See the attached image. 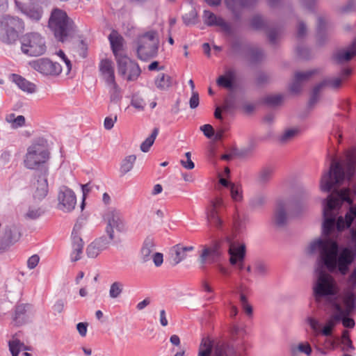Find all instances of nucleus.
I'll return each instance as SVG.
<instances>
[{
	"label": "nucleus",
	"instance_id": "f257e3e1",
	"mask_svg": "<svg viewBox=\"0 0 356 356\" xmlns=\"http://www.w3.org/2000/svg\"><path fill=\"white\" fill-rule=\"evenodd\" d=\"M353 193L356 195V185ZM349 195V188L334 190L323 200V238L312 241L309 246L310 253L319 254L313 287L316 301L337 293L334 279L323 268L344 276L356 257V204L353 205Z\"/></svg>",
	"mask_w": 356,
	"mask_h": 356
},
{
	"label": "nucleus",
	"instance_id": "f03ea898",
	"mask_svg": "<svg viewBox=\"0 0 356 356\" xmlns=\"http://www.w3.org/2000/svg\"><path fill=\"white\" fill-rule=\"evenodd\" d=\"M356 172V148L347 152L343 163L332 162L330 170L325 173L321 180V189L330 192L332 188L339 184L346 177L350 179Z\"/></svg>",
	"mask_w": 356,
	"mask_h": 356
},
{
	"label": "nucleus",
	"instance_id": "7ed1b4c3",
	"mask_svg": "<svg viewBox=\"0 0 356 356\" xmlns=\"http://www.w3.org/2000/svg\"><path fill=\"white\" fill-rule=\"evenodd\" d=\"M48 28L55 38L62 42L72 38L76 31L74 21L65 11L58 8H54L51 12Z\"/></svg>",
	"mask_w": 356,
	"mask_h": 356
},
{
	"label": "nucleus",
	"instance_id": "20e7f679",
	"mask_svg": "<svg viewBox=\"0 0 356 356\" xmlns=\"http://www.w3.org/2000/svg\"><path fill=\"white\" fill-rule=\"evenodd\" d=\"M213 350V356H235L234 347L229 342L221 338L211 339L204 337L200 345L198 356H210Z\"/></svg>",
	"mask_w": 356,
	"mask_h": 356
},
{
	"label": "nucleus",
	"instance_id": "39448f33",
	"mask_svg": "<svg viewBox=\"0 0 356 356\" xmlns=\"http://www.w3.org/2000/svg\"><path fill=\"white\" fill-rule=\"evenodd\" d=\"M23 28V22L17 17L6 16L0 23V40L10 44L15 42Z\"/></svg>",
	"mask_w": 356,
	"mask_h": 356
},
{
	"label": "nucleus",
	"instance_id": "423d86ee",
	"mask_svg": "<svg viewBox=\"0 0 356 356\" xmlns=\"http://www.w3.org/2000/svg\"><path fill=\"white\" fill-rule=\"evenodd\" d=\"M159 38L154 31H147L138 39L137 54L140 60H146L157 54Z\"/></svg>",
	"mask_w": 356,
	"mask_h": 356
},
{
	"label": "nucleus",
	"instance_id": "0eeeda50",
	"mask_svg": "<svg viewBox=\"0 0 356 356\" xmlns=\"http://www.w3.org/2000/svg\"><path fill=\"white\" fill-rule=\"evenodd\" d=\"M22 51L30 56H39L45 53L47 47L44 38L38 33H26L21 40Z\"/></svg>",
	"mask_w": 356,
	"mask_h": 356
},
{
	"label": "nucleus",
	"instance_id": "6e6552de",
	"mask_svg": "<svg viewBox=\"0 0 356 356\" xmlns=\"http://www.w3.org/2000/svg\"><path fill=\"white\" fill-rule=\"evenodd\" d=\"M49 158V152L43 140L33 143L27 150L24 164L27 168L34 169L44 163Z\"/></svg>",
	"mask_w": 356,
	"mask_h": 356
},
{
	"label": "nucleus",
	"instance_id": "1a4fd4ad",
	"mask_svg": "<svg viewBox=\"0 0 356 356\" xmlns=\"http://www.w3.org/2000/svg\"><path fill=\"white\" fill-rule=\"evenodd\" d=\"M106 222L105 232L111 239L115 238V232H123L126 230V224L120 210L111 208L104 216Z\"/></svg>",
	"mask_w": 356,
	"mask_h": 356
},
{
	"label": "nucleus",
	"instance_id": "9d476101",
	"mask_svg": "<svg viewBox=\"0 0 356 356\" xmlns=\"http://www.w3.org/2000/svg\"><path fill=\"white\" fill-rule=\"evenodd\" d=\"M30 66L45 76H57L63 71L61 65L47 58H41L29 63Z\"/></svg>",
	"mask_w": 356,
	"mask_h": 356
},
{
	"label": "nucleus",
	"instance_id": "9b49d317",
	"mask_svg": "<svg viewBox=\"0 0 356 356\" xmlns=\"http://www.w3.org/2000/svg\"><path fill=\"white\" fill-rule=\"evenodd\" d=\"M221 254L222 250L220 243L218 242L202 245L199 257V261L202 266L201 268H204L206 264H212L218 262L220 259Z\"/></svg>",
	"mask_w": 356,
	"mask_h": 356
},
{
	"label": "nucleus",
	"instance_id": "f8f14e48",
	"mask_svg": "<svg viewBox=\"0 0 356 356\" xmlns=\"http://www.w3.org/2000/svg\"><path fill=\"white\" fill-rule=\"evenodd\" d=\"M58 209L63 212L72 211L76 204V197L72 190L62 186L58 194Z\"/></svg>",
	"mask_w": 356,
	"mask_h": 356
},
{
	"label": "nucleus",
	"instance_id": "ddd939ff",
	"mask_svg": "<svg viewBox=\"0 0 356 356\" xmlns=\"http://www.w3.org/2000/svg\"><path fill=\"white\" fill-rule=\"evenodd\" d=\"M228 251L230 264L242 270L244 268L245 245L243 243L229 242Z\"/></svg>",
	"mask_w": 356,
	"mask_h": 356
},
{
	"label": "nucleus",
	"instance_id": "4468645a",
	"mask_svg": "<svg viewBox=\"0 0 356 356\" xmlns=\"http://www.w3.org/2000/svg\"><path fill=\"white\" fill-rule=\"evenodd\" d=\"M222 200L216 197L211 202V206L207 211V220L210 226L220 228L222 222L219 216V209L222 206Z\"/></svg>",
	"mask_w": 356,
	"mask_h": 356
},
{
	"label": "nucleus",
	"instance_id": "2eb2a0df",
	"mask_svg": "<svg viewBox=\"0 0 356 356\" xmlns=\"http://www.w3.org/2000/svg\"><path fill=\"white\" fill-rule=\"evenodd\" d=\"M342 82V78L335 77L325 79L318 84H317L313 89L312 94L309 99V104H314L318 99V95L320 91L325 86L330 87L332 88H338L340 87Z\"/></svg>",
	"mask_w": 356,
	"mask_h": 356
},
{
	"label": "nucleus",
	"instance_id": "dca6fc26",
	"mask_svg": "<svg viewBox=\"0 0 356 356\" xmlns=\"http://www.w3.org/2000/svg\"><path fill=\"white\" fill-rule=\"evenodd\" d=\"M33 197L36 200H41L47 196L48 183L46 171L38 176L37 180L33 183Z\"/></svg>",
	"mask_w": 356,
	"mask_h": 356
},
{
	"label": "nucleus",
	"instance_id": "f3484780",
	"mask_svg": "<svg viewBox=\"0 0 356 356\" xmlns=\"http://www.w3.org/2000/svg\"><path fill=\"white\" fill-rule=\"evenodd\" d=\"M316 72L317 70H316L296 72L295 74L294 79L289 86L290 91L294 94L300 92L302 90L303 83Z\"/></svg>",
	"mask_w": 356,
	"mask_h": 356
},
{
	"label": "nucleus",
	"instance_id": "a211bd4d",
	"mask_svg": "<svg viewBox=\"0 0 356 356\" xmlns=\"http://www.w3.org/2000/svg\"><path fill=\"white\" fill-rule=\"evenodd\" d=\"M290 210V202L288 201H278L275 211V222L277 225L284 226L288 221L287 211Z\"/></svg>",
	"mask_w": 356,
	"mask_h": 356
},
{
	"label": "nucleus",
	"instance_id": "6ab92c4d",
	"mask_svg": "<svg viewBox=\"0 0 356 356\" xmlns=\"http://www.w3.org/2000/svg\"><path fill=\"white\" fill-rule=\"evenodd\" d=\"M17 8L28 18L33 21H39L42 15V10L38 6L29 3L24 4L16 1Z\"/></svg>",
	"mask_w": 356,
	"mask_h": 356
},
{
	"label": "nucleus",
	"instance_id": "aec40b11",
	"mask_svg": "<svg viewBox=\"0 0 356 356\" xmlns=\"http://www.w3.org/2000/svg\"><path fill=\"white\" fill-rule=\"evenodd\" d=\"M203 21L209 26H220L226 32L230 31V26L222 17L216 15L209 10H205L202 15Z\"/></svg>",
	"mask_w": 356,
	"mask_h": 356
},
{
	"label": "nucleus",
	"instance_id": "412c9836",
	"mask_svg": "<svg viewBox=\"0 0 356 356\" xmlns=\"http://www.w3.org/2000/svg\"><path fill=\"white\" fill-rule=\"evenodd\" d=\"M312 342L316 351L320 355H326L329 351L334 350L335 347L334 341L330 337H325L323 339L316 338Z\"/></svg>",
	"mask_w": 356,
	"mask_h": 356
},
{
	"label": "nucleus",
	"instance_id": "4be33fe9",
	"mask_svg": "<svg viewBox=\"0 0 356 356\" xmlns=\"http://www.w3.org/2000/svg\"><path fill=\"white\" fill-rule=\"evenodd\" d=\"M99 71L106 84L115 81L114 68L111 60H102L99 63Z\"/></svg>",
	"mask_w": 356,
	"mask_h": 356
},
{
	"label": "nucleus",
	"instance_id": "5701e85b",
	"mask_svg": "<svg viewBox=\"0 0 356 356\" xmlns=\"http://www.w3.org/2000/svg\"><path fill=\"white\" fill-rule=\"evenodd\" d=\"M29 305L19 304L15 307V314L13 321L16 325H21L28 321V310L30 308Z\"/></svg>",
	"mask_w": 356,
	"mask_h": 356
},
{
	"label": "nucleus",
	"instance_id": "b1692460",
	"mask_svg": "<svg viewBox=\"0 0 356 356\" xmlns=\"http://www.w3.org/2000/svg\"><path fill=\"white\" fill-rule=\"evenodd\" d=\"M155 252V245L152 238L147 237L144 241L140 251V259L143 262H147L152 259V256Z\"/></svg>",
	"mask_w": 356,
	"mask_h": 356
},
{
	"label": "nucleus",
	"instance_id": "393cba45",
	"mask_svg": "<svg viewBox=\"0 0 356 356\" xmlns=\"http://www.w3.org/2000/svg\"><path fill=\"white\" fill-rule=\"evenodd\" d=\"M72 252L70 255V259L72 261H76L81 259L83 243L82 238L74 232V230H73L72 233Z\"/></svg>",
	"mask_w": 356,
	"mask_h": 356
},
{
	"label": "nucleus",
	"instance_id": "a878e982",
	"mask_svg": "<svg viewBox=\"0 0 356 356\" xmlns=\"http://www.w3.org/2000/svg\"><path fill=\"white\" fill-rule=\"evenodd\" d=\"M341 299L345 306L343 309L350 314L356 307V294L348 289L342 293Z\"/></svg>",
	"mask_w": 356,
	"mask_h": 356
},
{
	"label": "nucleus",
	"instance_id": "bb28decb",
	"mask_svg": "<svg viewBox=\"0 0 356 356\" xmlns=\"http://www.w3.org/2000/svg\"><path fill=\"white\" fill-rule=\"evenodd\" d=\"M356 54V42L351 44L348 48L338 51L334 54V59L339 63L350 60Z\"/></svg>",
	"mask_w": 356,
	"mask_h": 356
},
{
	"label": "nucleus",
	"instance_id": "cd10ccee",
	"mask_svg": "<svg viewBox=\"0 0 356 356\" xmlns=\"http://www.w3.org/2000/svg\"><path fill=\"white\" fill-rule=\"evenodd\" d=\"M11 81L15 83L19 88L28 93H33L35 91V85L20 75L13 74L10 76Z\"/></svg>",
	"mask_w": 356,
	"mask_h": 356
},
{
	"label": "nucleus",
	"instance_id": "c85d7f7f",
	"mask_svg": "<svg viewBox=\"0 0 356 356\" xmlns=\"http://www.w3.org/2000/svg\"><path fill=\"white\" fill-rule=\"evenodd\" d=\"M111 47L115 57L122 55L123 38L116 31H112L108 36Z\"/></svg>",
	"mask_w": 356,
	"mask_h": 356
},
{
	"label": "nucleus",
	"instance_id": "c756f323",
	"mask_svg": "<svg viewBox=\"0 0 356 356\" xmlns=\"http://www.w3.org/2000/svg\"><path fill=\"white\" fill-rule=\"evenodd\" d=\"M156 88L161 90H167L172 85V78L164 73L157 75L154 81Z\"/></svg>",
	"mask_w": 356,
	"mask_h": 356
},
{
	"label": "nucleus",
	"instance_id": "7c9ffc66",
	"mask_svg": "<svg viewBox=\"0 0 356 356\" xmlns=\"http://www.w3.org/2000/svg\"><path fill=\"white\" fill-rule=\"evenodd\" d=\"M115 59L119 74L122 76H125L127 73V69L130 67V63H133V60L124 54L116 57Z\"/></svg>",
	"mask_w": 356,
	"mask_h": 356
},
{
	"label": "nucleus",
	"instance_id": "2f4dec72",
	"mask_svg": "<svg viewBox=\"0 0 356 356\" xmlns=\"http://www.w3.org/2000/svg\"><path fill=\"white\" fill-rule=\"evenodd\" d=\"M136 160V156L134 154L129 155L125 156L120 164V171L122 175H126L130 172L135 164Z\"/></svg>",
	"mask_w": 356,
	"mask_h": 356
},
{
	"label": "nucleus",
	"instance_id": "473e14b6",
	"mask_svg": "<svg viewBox=\"0 0 356 356\" xmlns=\"http://www.w3.org/2000/svg\"><path fill=\"white\" fill-rule=\"evenodd\" d=\"M3 234L6 238H8L13 245L18 241L21 237L19 228L15 225L7 226L4 229Z\"/></svg>",
	"mask_w": 356,
	"mask_h": 356
},
{
	"label": "nucleus",
	"instance_id": "72a5a7b5",
	"mask_svg": "<svg viewBox=\"0 0 356 356\" xmlns=\"http://www.w3.org/2000/svg\"><path fill=\"white\" fill-rule=\"evenodd\" d=\"M333 307L335 312L330 316L328 320L332 321L334 325H337L339 322L342 321L344 316H349L350 314L344 310L341 305L337 302H334Z\"/></svg>",
	"mask_w": 356,
	"mask_h": 356
},
{
	"label": "nucleus",
	"instance_id": "f704fd0d",
	"mask_svg": "<svg viewBox=\"0 0 356 356\" xmlns=\"http://www.w3.org/2000/svg\"><path fill=\"white\" fill-rule=\"evenodd\" d=\"M300 132L297 127L286 129L279 137V140L282 143H286L295 138Z\"/></svg>",
	"mask_w": 356,
	"mask_h": 356
},
{
	"label": "nucleus",
	"instance_id": "c9c22d12",
	"mask_svg": "<svg viewBox=\"0 0 356 356\" xmlns=\"http://www.w3.org/2000/svg\"><path fill=\"white\" fill-rule=\"evenodd\" d=\"M159 129L154 128L151 135L147 137L140 145V150L143 152H149L150 147L154 144L156 136L159 134Z\"/></svg>",
	"mask_w": 356,
	"mask_h": 356
},
{
	"label": "nucleus",
	"instance_id": "e433bc0d",
	"mask_svg": "<svg viewBox=\"0 0 356 356\" xmlns=\"http://www.w3.org/2000/svg\"><path fill=\"white\" fill-rule=\"evenodd\" d=\"M123 289L124 284L122 282L118 281L113 282L110 286L108 291L109 297L112 299L119 298L122 293Z\"/></svg>",
	"mask_w": 356,
	"mask_h": 356
},
{
	"label": "nucleus",
	"instance_id": "4c0bfd02",
	"mask_svg": "<svg viewBox=\"0 0 356 356\" xmlns=\"http://www.w3.org/2000/svg\"><path fill=\"white\" fill-rule=\"evenodd\" d=\"M274 170L273 167L266 166L261 169L257 175V179L259 183H266L268 181L273 174Z\"/></svg>",
	"mask_w": 356,
	"mask_h": 356
},
{
	"label": "nucleus",
	"instance_id": "58836bf2",
	"mask_svg": "<svg viewBox=\"0 0 356 356\" xmlns=\"http://www.w3.org/2000/svg\"><path fill=\"white\" fill-rule=\"evenodd\" d=\"M8 346L12 356H18L19 352L24 348V345L18 339L13 337L8 341Z\"/></svg>",
	"mask_w": 356,
	"mask_h": 356
},
{
	"label": "nucleus",
	"instance_id": "ea45409f",
	"mask_svg": "<svg viewBox=\"0 0 356 356\" xmlns=\"http://www.w3.org/2000/svg\"><path fill=\"white\" fill-rule=\"evenodd\" d=\"M292 354L296 355L298 352L305 354L307 356H310L312 353V349L308 342H302L298 343L296 346L291 348Z\"/></svg>",
	"mask_w": 356,
	"mask_h": 356
},
{
	"label": "nucleus",
	"instance_id": "a19ab883",
	"mask_svg": "<svg viewBox=\"0 0 356 356\" xmlns=\"http://www.w3.org/2000/svg\"><path fill=\"white\" fill-rule=\"evenodd\" d=\"M173 252L175 253V255L173 256L175 264H178L187 257V254L184 251V246L182 245L179 244L174 246Z\"/></svg>",
	"mask_w": 356,
	"mask_h": 356
},
{
	"label": "nucleus",
	"instance_id": "79ce46f5",
	"mask_svg": "<svg viewBox=\"0 0 356 356\" xmlns=\"http://www.w3.org/2000/svg\"><path fill=\"white\" fill-rule=\"evenodd\" d=\"M6 120L11 124L13 129L22 127L25 123V118L23 115L15 117V114H10L7 116Z\"/></svg>",
	"mask_w": 356,
	"mask_h": 356
},
{
	"label": "nucleus",
	"instance_id": "37998d69",
	"mask_svg": "<svg viewBox=\"0 0 356 356\" xmlns=\"http://www.w3.org/2000/svg\"><path fill=\"white\" fill-rule=\"evenodd\" d=\"M254 274L257 277H264L268 273L267 265L261 261H257L253 264Z\"/></svg>",
	"mask_w": 356,
	"mask_h": 356
},
{
	"label": "nucleus",
	"instance_id": "c03bdc74",
	"mask_svg": "<svg viewBox=\"0 0 356 356\" xmlns=\"http://www.w3.org/2000/svg\"><path fill=\"white\" fill-rule=\"evenodd\" d=\"M109 86L110 99L112 102H118L121 99L120 90L116 82L108 83Z\"/></svg>",
	"mask_w": 356,
	"mask_h": 356
},
{
	"label": "nucleus",
	"instance_id": "a18cd8bd",
	"mask_svg": "<svg viewBox=\"0 0 356 356\" xmlns=\"http://www.w3.org/2000/svg\"><path fill=\"white\" fill-rule=\"evenodd\" d=\"M184 23L187 26L195 24L197 19V13L195 9H192L182 17Z\"/></svg>",
	"mask_w": 356,
	"mask_h": 356
},
{
	"label": "nucleus",
	"instance_id": "49530a36",
	"mask_svg": "<svg viewBox=\"0 0 356 356\" xmlns=\"http://www.w3.org/2000/svg\"><path fill=\"white\" fill-rule=\"evenodd\" d=\"M131 105L136 109L141 111L144 110L146 103L143 98L138 95L135 94L131 97Z\"/></svg>",
	"mask_w": 356,
	"mask_h": 356
},
{
	"label": "nucleus",
	"instance_id": "de8ad7c7",
	"mask_svg": "<svg viewBox=\"0 0 356 356\" xmlns=\"http://www.w3.org/2000/svg\"><path fill=\"white\" fill-rule=\"evenodd\" d=\"M114 239H111L110 238V236H108L107 237L105 236H101V237L95 239L94 241L95 242V243L98 245L99 248L102 252L108 248L111 242Z\"/></svg>",
	"mask_w": 356,
	"mask_h": 356
},
{
	"label": "nucleus",
	"instance_id": "09e8293b",
	"mask_svg": "<svg viewBox=\"0 0 356 356\" xmlns=\"http://www.w3.org/2000/svg\"><path fill=\"white\" fill-rule=\"evenodd\" d=\"M335 326L336 325L332 321H329L327 319L323 327L320 329L319 335L321 334L324 337H331Z\"/></svg>",
	"mask_w": 356,
	"mask_h": 356
},
{
	"label": "nucleus",
	"instance_id": "8fccbe9b",
	"mask_svg": "<svg viewBox=\"0 0 356 356\" xmlns=\"http://www.w3.org/2000/svg\"><path fill=\"white\" fill-rule=\"evenodd\" d=\"M131 66H130V72H129V75L127 76V80L128 81H134L136 79H137V78L139 76V75L140 74V72H141V70L138 66V65L133 61V63H131Z\"/></svg>",
	"mask_w": 356,
	"mask_h": 356
},
{
	"label": "nucleus",
	"instance_id": "3c124183",
	"mask_svg": "<svg viewBox=\"0 0 356 356\" xmlns=\"http://www.w3.org/2000/svg\"><path fill=\"white\" fill-rule=\"evenodd\" d=\"M306 322L309 324L311 329L314 331V336L316 337H318L319 331L321 329V323L319 321L312 316H308L306 319Z\"/></svg>",
	"mask_w": 356,
	"mask_h": 356
},
{
	"label": "nucleus",
	"instance_id": "603ef678",
	"mask_svg": "<svg viewBox=\"0 0 356 356\" xmlns=\"http://www.w3.org/2000/svg\"><path fill=\"white\" fill-rule=\"evenodd\" d=\"M100 252H102V251L95 241L92 242L86 249L87 255L90 258L97 257Z\"/></svg>",
	"mask_w": 356,
	"mask_h": 356
},
{
	"label": "nucleus",
	"instance_id": "864d4df0",
	"mask_svg": "<svg viewBox=\"0 0 356 356\" xmlns=\"http://www.w3.org/2000/svg\"><path fill=\"white\" fill-rule=\"evenodd\" d=\"M230 192L232 198L234 201H241L242 200V191L240 186L231 184Z\"/></svg>",
	"mask_w": 356,
	"mask_h": 356
},
{
	"label": "nucleus",
	"instance_id": "5fc2aeb1",
	"mask_svg": "<svg viewBox=\"0 0 356 356\" xmlns=\"http://www.w3.org/2000/svg\"><path fill=\"white\" fill-rule=\"evenodd\" d=\"M240 302L241 304V307H242L243 309L244 310L245 313L248 316H252V307L248 303V299L243 293H241V295H240Z\"/></svg>",
	"mask_w": 356,
	"mask_h": 356
},
{
	"label": "nucleus",
	"instance_id": "6e6d98bb",
	"mask_svg": "<svg viewBox=\"0 0 356 356\" xmlns=\"http://www.w3.org/2000/svg\"><path fill=\"white\" fill-rule=\"evenodd\" d=\"M216 83L218 86L223 87L227 89L232 88L234 86V82L223 75H221L218 78Z\"/></svg>",
	"mask_w": 356,
	"mask_h": 356
},
{
	"label": "nucleus",
	"instance_id": "4d7b16f0",
	"mask_svg": "<svg viewBox=\"0 0 356 356\" xmlns=\"http://www.w3.org/2000/svg\"><path fill=\"white\" fill-rule=\"evenodd\" d=\"M283 98L281 94L269 95L266 98V102L270 105L276 106L282 103Z\"/></svg>",
	"mask_w": 356,
	"mask_h": 356
},
{
	"label": "nucleus",
	"instance_id": "13d9d810",
	"mask_svg": "<svg viewBox=\"0 0 356 356\" xmlns=\"http://www.w3.org/2000/svg\"><path fill=\"white\" fill-rule=\"evenodd\" d=\"M342 345L343 351H351L355 349L350 337L345 333L342 336Z\"/></svg>",
	"mask_w": 356,
	"mask_h": 356
},
{
	"label": "nucleus",
	"instance_id": "bf43d9fd",
	"mask_svg": "<svg viewBox=\"0 0 356 356\" xmlns=\"http://www.w3.org/2000/svg\"><path fill=\"white\" fill-rule=\"evenodd\" d=\"M42 213V210L38 207H29L26 216L30 219H36Z\"/></svg>",
	"mask_w": 356,
	"mask_h": 356
},
{
	"label": "nucleus",
	"instance_id": "052dcab7",
	"mask_svg": "<svg viewBox=\"0 0 356 356\" xmlns=\"http://www.w3.org/2000/svg\"><path fill=\"white\" fill-rule=\"evenodd\" d=\"M13 244L9 241L8 238H6L3 234L0 236V252L6 251Z\"/></svg>",
	"mask_w": 356,
	"mask_h": 356
},
{
	"label": "nucleus",
	"instance_id": "680f3d73",
	"mask_svg": "<svg viewBox=\"0 0 356 356\" xmlns=\"http://www.w3.org/2000/svg\"><path fill=\"white\" fill-rule=\"evenodd\" d=\"M264 24V21L260 16H255L252 19L251 26L254 29H261Z\"/></svg>",
	"mask_w": 356,
	"mask_h": 356
},
{
	"label": "nucleus",
	"instance_id": "e2e57ef3",
	"mask_svg": "<svg viewBox=\"0 0 356 356\" xmlns=\"http://www.w3.org/2000/svg\"><path fill=\"white\" fill-rule=\"evenodd\" d=\"M200 130L208 138H211L214 136V129L211 124H204L200 127Z\"/></svg>",
	"mask_w": 356,
	"mask_h": 356
},
{
	"label": "nucleus",
	"instance_id": "0e129e2a",
	"mask_svg": "<svg viewBox=\"0 0 356 356\" xmlns=\"http://www.w3.org/2000/svg\"><path fill=\"white\" fill-rule=\"evenodd\" d=\"M200 99H199V95L197 92L193 91L192 92L191 97L189 100V105L191 108L194 109L197 108L199 105Z\"/></svg>",
	"mask_w": 356,
	"mask_h": 356
},
{
	"label": "nucleus",
	"instance_id": "69168bd1",
	"mask_svg": "<svg viewBox=\"0 0 356 356\" xmlns=\"http://www.w3.org/2000/svg\"><path fill=\"white\" fill-rule=\"evenodd\" d=\"M117 121V116L115 115L113 118L112 117H106L104 120V128L107 130L111 129L115 122Z\"/></svg>",
	"mask_w": 356,
	"mask_h": 356
},
{
	"label": "nucleus",
	"instance_id": "338daca9",
	"mask_svg": "<svg viewBox=\"0 0 356 356\" xmlns=\"http://www.w3.org/2000/svg\"><path fill=\"white\" fill-rule=\"evenodd\" d=\"M40 258L37 254H34L29 258L27 266L29 269H33L36 267L39 262Z\"/></svg>",
	"mask_w": 356,
	"mask_h": 356
},
{
	"label": "nucleus",
	"instance_id": "774afa93",
	"mask_svg": "<svg viewBox=\"0 0 356 356\" xmlns=\"http://www.w3.org/2000/svg\"><path fill=\"white\" fill-rule=\"evenodd\" d=\"M347 283L352 289L356 287V267L348 276Z\"/></svg>",
	"mask_w": 356,
	"mask_h": 356
}]
</instances>
